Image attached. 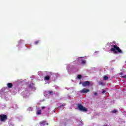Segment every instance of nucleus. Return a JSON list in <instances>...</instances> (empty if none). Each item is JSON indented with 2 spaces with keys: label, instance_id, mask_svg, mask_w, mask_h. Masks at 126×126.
Returning <instances> with one entry per match:
<instances>
[{
  "label": "nucleus",
  "instance_id": "obj_24",
  "mask_svg": "<svg viewBox=\"0 0 126 126\" xmlns=\"http://www.w3.org/2000/svg\"><path fill=\"white\" fill-rule=\"evenodd\" d=\"M62 106H64L63 105H62Z\"/></svg>",
  "mask_w": 126,
  "mask_h": 126
},
{
  "label": "nucleus",
  "instance_id": "obj_12",
  "mask_svg": "<svg viewBox=\"0 0 126 126\" xmlns=\"http://www.w3.org/2000/svg\"><path fill=\"white\" fill-rule=\"evenodd\" d=\"M77 78L78 79H81V78H82V76L81 75H80V74H79L77 76Z\"/></svg>",
  "mask_w": 126,
  "mask_h": 126
},
{
  "label": "nucleus",
  "instance_id": "obj_8",
  "mask_svg": "<svg viewBox=\"0 0 126 126\" xmlns=\"http://www.w3.org/2000/svg\"><path fill=\"white\" fill-rule=\"evenodd\" d=\"M44 80H46L47 81H49L50 80V76H45L44 77Z\"/></svg>",
  "mask_w": 126,
  "mask_h": 126
},
{
  "label": "nucleus",
  "instance_id": "obj_10",
  "mask_svg": "<svg viewBox=\"0 0 126 126\" xmlns=\"http://www.w3.org/2000/svg\"><path fill=\"white\" fill-rule=\"evenodd\" d=\"M34 84L33 83H31V84L29 85V88H33L34 87Z\"/></svg>",
  "mask_w": 126,
  "mask_h": 126
},
{
  "label": "nucleus",
  "instance_id": "obj_13",
  "mask_svg": "<svg viewBox=\"0 0 126 126\" xmlns=\"http://www.w3.org/2000/svg\"><path fill=\"white\" fill-rule=\"evenodd\" d=\"M41 112H42V110H39L37 111V115H41V114H42V113H41Z\"/></svg>",
  "mask_w": 126,
  "mask_h": 126
},
{
  "label": "nucleus",
  "instance_id": "obj_14",
  "mask_svg": "<svg viewBox=\"0 0 126 126\" xmlns=\"http://www.w3.org/2000/svg\"><path fill=\"white\" fill-rule=\"evenodd\" d=\"M117 112H118V110L114 109L112 111H111V113H112L113 114H115L117 113Z\"/></svg>",
  "mask_w": 126,
  "mask_h": 126
},
{
  "label": "nucleus",
  "instance_id": "obj_11",
  "mask_svg": "<svg viewBox=\"0 0 126 126\" xmlns=\"http://www.w3.org/2000/svg\"><path fill=\"white\" fill-rule=\"evenodd\" d=\"M108 79H109V77H108V76H103V80H108Z\"/></svg>",
  "mask_w": 126,
  "mask_h": 126
},
{
  "label": "nucleus",
  "instance_id": "obj_16",
  "mask_svg": "<svg viewBox=\"0 0 126 126\" xmlns=\"http://www.w3.org/2000/svg\"><path fill=\"white\" fill-rule=\"evenodd\" d=\"M35 45H38V44H39V40L36 41L34 42Z\"/></svg>",
  "mask_w": 126,
  "mask_h": 126
},
{
  "label": "nucleus",
  "instance_id": "obj_5",
  "mask_svg": "<svg viewBox=\"0 0 126 126\" xmlns=\"http://www.w3.org/2000/svg\"><path fill=\"white\" fill-rule=\"evenodd\" d=\"M89 91H90L89 89H83L82 90L80 91V93H81V94L87 93L88 92H89Z\"/></svg>",
  "mask_w": 126,
  "mask_h": 126
},
{
  "label": "nucleus",
  "instance_id": "obj_4",
  "mask_svg": "<svg viewBox=\"0 0 126 126\" xmlns=\"http://www.w3.org/2000/svg\"><path fill=\"white\" fill-rule=\"evenodd\" d=\"M82 85L84 87H86V86H89L90 85V82L89 81H86L82 83Z\"/></svg>",
  "mask_w": 126,
  "mask_h": 126
},
{
  "label": "nucleus",
  "instance_id": "obj_19",
  "mask_svg": "<svg viewBox=\"0 0 126 126\" xmlns=\"http://www.w3.org/2000/svg\"><path fill=\"white\" fill-rule=\"evenodd\" d=\"M45 108H46V107H45V106H42L41 107L42 110H44V109H45Z\"/></svg>",
  "mask_w": 126,
  "mask_h": 126
},
{
  "label": "nucleus",
  "instance_id": "obj_20",
  "mask_svg": "<svg viewBox=\"0 0 126 126\" xmlns=\"http://www.w3.org/2000/svg\"><path fill=\"white\" fill-rule=\"evenodd\" d=\"M97 93H94V95H97Z\"/></svg>",
  "mask_w": 126,
  "mask_h": 126
},
{
  "label": "nucleus",
  "instance_id": "obj_21",
  "mask_svg": "<svg viewBox=\"0 0 126 126\" xmlns=\"http://www.w3.org/2000/svg\"><path fill=\"white\" fill-rule=\"evenodd\" d=\"M79 84H81V82H80Z\"/></svg>",
  "mask_w": 126,
  "mask_h": 126
},
{
  "label": "nucleus",
  "instance_id": "obj_15",
  "mask_svg": "<svg viewBox=\"0 0 126 126\" xmlns=\"http://www.w3.org/2000/svg\"><path fill=\"white\" fill-rule=\"evenodd\" d=\"M86 63V61H85V60H82V63L83 64H85V63Z\"/></svg>",
  "mask_w": 126,
  "mask_h": 126
},
{
  "label": "nucleus",
  "instance_id": "obj_2",
  "mask_svg": "<svg viewBox=\"0 0 126 126\" xmlns=\"http://www.w3.org/2000/svg\"><path fill=\"white\" fill-rule=\"evenodd\" d=\"M7 120V115L5 114H0V121L5 123Z\"/></svg>",
  "mask_w": 126,
  "mask_h": 126
},
{
  "label": "nucleus",
  "instance_id": "obj_6",
  "mask_svg": "<svg viewBox=\"0 0 126 126\" xmlns=\"http://www.w3.org/2000/svg\"><path fill=\"white\" fill-rule=\"evenodd\" d=\"M40 125L41 126H46V125H47L48 126L49 124L48 123H47L46 122V121H42L40 123Z\"/></svg>",
  "mask_w": 126,
  "mask_h": 126
},
{
  "label": "nucleus",
  "instance_id": "obj_22",
  "mask_svg": "<svg viewBox=\"0 0 126 126\" xmlns=\"http://www.w3.org/2000/svg\"><path fill=\"white\" fill-rule=\"evenodd\" d=\"M50 74H52V73H50Z\"/></svg>",
  "mask_w": 126,
  "mask_h": 126
},
{
  "label": "nucleus",
  "instance_id": "obj_18",
  "mask_svg": "<svg viewBox=\"0 0 126 126\" xmlns=\"http://www.w3.org/2000/svg\"><path fill=\"white\" fill-rule=\"evenodd\" d=\"M99 84H100V85H104V83H103V82H100L99 83Z\"/></svg>",
  "mask_w": 126,
  "mask_h": 126
},
{
  "label": "nucleus",
  "instance_id": "obj_3",
  "mask_svg": "<svg viewBox=\"0 0 126 126\" xmlns=\"http://www.w3.org/2000/svg\"><path fill=\"white\" fill-rule=\"evenodd\" d=\"M77 107H78V110H79L80 111H82L83 112H87V109L83 107L82 105L79 104H78Z\"/></svg>",
  "mask_w": 126,
  "mask_h": 126
},
{
  "label": "nucleus",
  "instance_id": "obj_17",
  "mask_svg": "<svg viewBox=\"0 0 126 126\" xmlns=\"http://www.w3.org/2000/svg\"><path fill=\"white\" fill-rule=\"evenodd\" d=\"M105 93H106V91L103 90V91H102V94H105Z\"/></svg>",
  "mask_w": 126,
  "mask_h": 126
},
{
  "label": "nucleus",
  "instance_id": "obj_1",
  "mask_svg": "<svg viewBox=\"0 0 126 126\" xmlns=\"http://www.w3.org/2000/svg\"><path fill=\"white\" fill-rule=\"evenodd\" d=\"M112 48L110 49L111 52H113L114 54H123V51L118 47V45H112Z\"/></svg>",
  "mask_w": 126,
  "mask_h": 126
},
{
  "label": "nucleus",
  "instance_id": "obj_9",
  "mask_svg": "<svg viewBox=\"0 0 126 126\" xmlns=\"http://www.w3.org/2000/svg\"><path fill=\"white\" fill-rule=\"evenodd\" d=\"M47 94H49V95H53L54 94V92L52 91H49L47 92Z\"/></svg>",
  "mask_w": 126,
  "mask_h": 126
},
{
  "label": "nucleus",
  "instance_id": "obj_7",
  "mask_svg": "<svg viewBox=\"0 0 126 126\" xmlns=\"http://www.w3.org/2000/svg\"><path fill=\"white\" fill-rule=\"evenodd\" d=\"M7 86L8 88H12V86H13V85L12 84V83H9L7 84Z\"/></svg>",
  "mask_w": 126,
  "mask_h": 126
},
{
  "label": "nucleus",
  "instance_id": "obj_23",
  "mask_svg": "<svg viewBox=\"0 0 126 126\" xmlns=\"http://www.w3.org/2000/svg\"><path fill=\"white\" fill-rule=\"evenodd\" d=\"M48 110H50V108H48Z\"/></svg>",
  "mask_w": 126,
  "mask_h": 126
}]
</instances>
